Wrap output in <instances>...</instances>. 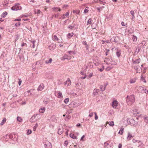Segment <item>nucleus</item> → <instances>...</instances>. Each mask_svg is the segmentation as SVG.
I'll list each match as a JSON object with an SVG mask.
<instances>
[{
  "label": "nucleus",
  "mask_w": 148,
  "mask_h": 148,
  "mask_svg": "<svg viewBox=\"0 0 148 148\" xmlns=\"http://www.w3.org/2000/svg\"><path fill=\"white\" fill-rule=\"evenodd\" d=\"M17 121L19 122H21L22 120V119L21 118V117L19 116H18L17 117Z\"/></svg>",
  "instance_id": "nucleus-34"
},
{
  "label": "nucleus",
  "mask_w": 148,
  "mask_h": 148,
  "mask_svg": "<svg viewBox=\"0 0 148 148\" xmlns=\"http://www.w3.org/2000/svg\"><path fill=\"white\" fill-rule=\"evenodd\" d=\"M53 9L54 10L56 9H58V11H61V10L60 8L57 7H54L53 8Z\"/></svg>",
  "instance_id": "nucleus-40"
},
{
  "label": "nucleus",
  "mask_w": 148,
  "mask_h": 148,
  "mask_svg": "<svg viewBox=\"0 0 148 148\" xmlns=\"http://www.w3.org/2000/svg\"><path fill=\"white\" fill-rule=\"evenodd\" d=\"M65 86H68L70 85L71 84V82L70 79L68 78L67 80L64 83Z\"/></svg>",
  "instance_id": "nucleus-5"
},
{
  "label": "nucleus",
  "mask_w": 148,
  "mask_h": 148,
  "mask_svg": "<svg viewBox=\"0 0 148 148\" xmlns=\"http://www.w3.org/2000/svg\"><path fill=\"white\" fill-rule=\"evenodd\" d=\"M130 14L132 15V16H133V17H134V12L133 11H131L130 12Z\"/></svg>",
  "instance_id": "nucleus-49"
},
{
  "label": "nucleus",
  "mask_w": 148,
  "mask_h": 148,
  "mask_svg": "<svg viewBox=\"0 0 148 148\" xmlns=\"http://www.w3.org/2000/svg\"><path fill=\"white\" fill-rule=\"evenodd\" d=\"M25 45H26V46L27 45L26 44V43H23V44H22V46H24Z\"/></svg>",
  "instance_id": "nucleus-60"
},
{
  "label": "nucleus",
  "mask_w": 148,
  "mask_h": 148,
  "mask_svg": "<svg viewBox=\"0 0 148 148\" xmlns=\"http://www.w3.org/2000/svg\"><path fill=\"white\" fill-rule=\"evenodd\" d=\"M44 144L45 148H51V144L49 141H46Z\"/></svg>",
  "instance_id": "nucleus-3"
},
{
  "label": "nucleus",
  "mask_w": 148,
  "mask_h": 148,
  "mask_svg": "<svg viewBox=\"0 0 148 148\" xmlns=\"http://www.w3.org/2000/svg\"><path fill=\"white\" fill-rule=\"evenodd\" d=\"M45 110V107H42L39 110V112L41 113H44Z\"/></svg>",
  "instance_id": "nucleus-13"
},
{
  "label": "nucleus",
  "mask_w": 148,
  "mask_h": 148,
  "mask_svg": "<svg viewBox=\"0 0 148 148\" xmlns=\"http://www.w3.org/2000/svg\"><path fill=\"white\" fill-rule=\"evenodd\" d=\"M71 118V116L70 115H67L65 118V120H69Z\"/></svg>",
  "instance_id": "nucleus-28"
},
{
  "label": "nucleus",
  "mask_w": 148,
  "mask_h": 148,
  "mask_svg": "<svg viewBox=\"0 0 148 148\" xmlns=\"http://www.w3.org/2000/svg\"><path fill=\"white\" fill-rule=\"evenodd\" d=\"M121 24L123 26H125V25L124 22H121Z\"/></svg>",
  "instance_id": "nucleus-55"
},
{
  "label": "nucleus",
  "mask_w": 148,
  "mask_h": 148,
  "mask_svg": "<svg viewBox=\"0 0 148 148\" xmlns=\"http://www.w3.org/2000/svg\"><path fill=\"white\" fill-rule=\"evenodd\" d=\"M93 115V113L91 112L89 115V116L90 117H91Z\"/></svg>",
  "instance_id": "nucleus-48"
},
{
  "label": "nucleus",
  "mask_w": 148,
  "mask_h": 148,
  "mask_svg": "<svg viewBox=\"0 0 148 148\" xmlns=\"http://www.w3.org/2000/svg\"><path fill=\"white\" fill-rule=\"evenodd\" d=\"M136 82V80L135 79H132L130 80V82L132 84Z\"/></svg>",
  "instance_id": "nucleus-27"
},
{
  "label": "nucleus",
  "mask_w": 148,
  "mask_h": 148,
  "mask_svg": "<svg viewBox=\"0 0 148 148\" xmlns=\"http://www.w3.org/2000/svg\"><path fill=\"white\" fill-rule=\"evenodd\" d=\"M122 147V145L121 144H119L118 146L119 148H121Z\"/></svg>",
  "instance_id": "nucleus-57"
},
{
  "label": "nucleus",
  "mask_w": 148,
  "mask_h": 148,
  "mask_svg": "<svg viewBox=\"0 0 148 148\" xmlns=\"http://www.w3.org/2000/svg\"><path fill=\"white\" fill-rule=\"evenodd\" d=\"M112 103V107L114 108H116L118 106V102L116 100L114 101Z\"/></svg>",
  "instance_id": "nucleus-7"
},
{
  "label": "nucleus",
  "mask_w": 148,
  "mask_h": 148,
  "mask_svg": "<svg viewBox=\"0 0 148 148\" xmlns=\"http://www.w3.org/2000/svg\"><path fill=\"white\" fill-rule=\"evenodd\" d=\"M52 61V59L51 58H50L49 60L48 61H46L45 62L47 64H48L49 63H51Z\"/></svg>",
  "instance_id": "nucleus-20"
},
{
  "label": "nucleus",
  "mask_w": 148,
  "mask_h": 148,
  "mask_svg": "<svg viewBox=\"0 0 148 148\" xmlns=\"http://www.w3.org/2000/svg\"><path fill=\"white\" fill-rule=\"evenodd\" d=\"M124 128H121L119 132V133L121 134H122L123 132Z\"/></svg>",
  "instance_id": "nucleus-22"
},
{
  "label": "nucleus",
  "mask_w": 148,
  "mask_h": 148,
  "mask_svg": "<svg viewBox=\"0 0 148 148\" xmlns=\"http://www.w3.org/2000/svg\"><path fill=\"white\" fill-rule=\"evenodd\" d=\"M116 54L118 57H119L121 54V52L119 51H117L116 53Z\"/></svg>",
  "instance_id": "nucleus-24"
},
{
  "label": "nucleus",
  "mask_w": 148,
  "mask_h": 148,
  "mask_svg": "<svg viewBox=\"0 0 148 148\" xmlns=\"http://www.w3.org/2000/svg\"><path fill=\"white\" fill-rule=\"evenodd\" d=\"M69 98H67L65 99L64 101L65 103L66 104L69 102Z\"/></svg>",
  "instance_id": "nucleus-21"
},
{
  "label": "nucleus",
  "mask_w": 148,
  "mask_h": 148,
  "mask_svg": "<svg viewBox=\"0 0 148 148\" xmlns=\"http://www.w3.org/2000/svg\"><path fill=\"white\" fill-rule=\"evenodd\" d=\"M21 25V23L20 22H18L17 23H16L15 24V26L17 27L18 26H20Z\"/></svg>",
  "instance_id": "nucleus-44"
},
{
  "label": "nucleus",
  "mask_w": 148,
  "mask_h": 148,
  "mask_svg": "<svg viewBox=\"0 0 148 148\" xmlns=\"http://www.w3.org/2000/svg\"><path fill=\"white\" fill-rule=\"evenodd\" d=\"M62 19H64L65 18V15L64 14L63 16H62Z\"/></svg>",
  "instance_id": "nucleus-61"
},
{
  "label": "nucleus",
  "mask_w": 148,
  "mask_h": 148,
  "mask_svg": "<svg viewBox=\"0 0 148 148\" xmlns=\"http://www.w3.org/2000/svg\"><path fill=\"white\" fill-rule=\"evenodd\" d=\"M81 125L79 123H78L77 125V127L80 126Z\"/></svg>",
  "instance_id": "nucleus-63"
},
{
  "label": "nucleus",
  "mask_w": 148,
  "mask_h": 148,
  "mask_svg": "<svg viewBox=\"0 0 148 148\" xmlns=\"http://www.w3.org/2000/svg\"><path fill=\"white\" fill-rule=\"evenodd\" d=\"M133 137L132 136V135L129 132L128 133L127 136V140L129 141Z\"/></svg>",
  "instance_id": "nucleus-11"
},
{
  "label": "nucleus",
  "mask_w": 148,
  "mask_h": 148,
  "mask_svg": "<svg viewBox=\"0 0 148 148\" xmlns=\"http://www.w3.org/2000/svg\"><path fill=\"white\" fill-rule=\"evenodd\" d=\"M7 12H4L2 14V16L4 17H5L7 14Z\"/></svg>",
  "instance_id": "nucleus-29"
},
{
  "label": "nucleus",
  "mask_w": 148,
  "mask_h": 148,
  "mask_svg": "<svg viewBox=\"0 0 148 148\" xmlns=\"http://www.w3.org/2000/svg\"><path fill=\"white\" fill-rule=\"evenodd\" d=\"M71 57L70 56H68L66 55H65L62 57L61 58V59L62 60H64L65 59L70 60Z\"/></svg>",
  "instance_id": "nucleus-6"
},
{
  "label": "nucleus",
  "mask_w": 148,
  "mask_h": 148,
  "mask_svg": "<svg viewBox=\"0 0 148 148\" xmlns=\"http://www.w3.org/2000/svg\"><path fill=\"white\" fill-rule=\"evenodd\" d=\"M100 89L102 91H103L105 90V88H103V86H100Z\"/></svg>",
  "instance_id": "nucleus-42"
},
{
  "label": "nucleus",
  "mask_w": 148,
  "mask_h": 148,
  "mask_svg": "<svg viewBox=\"0 0 148 148\" xmlns=\"http://www.w3.org/2000/svg\"><path fill=\"white\" fill-rule=\"evenodd\" d=\"M140 59H138L137 60L134 61V63H135V64H138L139 63V62H140Z\"/></svg>",
  "instance_id": "nucleus-26"
},
{
  "label": "nucleus",
  "mask_w": 148,
  "mask_h": 148,
  "mask_svg": "<svg viewBox=\"0 0 148 148\" xmlns=\"http://www.w3.org/2000/svg\"><path fill=\"white\" fill-rule=\"evenodd\" d=\"M86 75L85 74V76L84 77H81V79H84L86 78Z\"/></svg>",
  "instance_id": "nucleus-53"
},
{
  "label": "nucleus",
  "mask_w": 148,
  "mask_h": 148,
  "mask_svg": "<svg viewBox=\"0 0 148 148\" xmlns=\"http://www.w3.org/2000/svg\"><path fill=\"white\" fill-rule=\"evenodd\" d=\"M132 141L134 143H136V142H138V140H136L135 139H133L132 140Z\"/></svg>",
  "instance_id": "nucleus-46"
},
{
  "label": "nucleus",
  "mask_w": 148,
  "mask_h": 148,
  "mask_svg": "<svg viewBox=\"0 0 148 148\" xmlns=\"http://www.w3.org/2000/svg\"><path fill=\"white\" fill-rule=\"evenodd\" d=\"M141 80L144 82H146L145 77H143V76L142 75L141 77Z\"/></svg>",
  "instance_id": "nucleus-30"
},
{
  "label": "nucleus",
  "mask_w": 148,
  "mask_h": 148,
  "mask_svg": "<svg viewBox=\"0 0 148 148\" xmlns=\"http://www.w3.org/2000/svg\"><path fill=\"white\" fill-rule=\"evenodd\" d=\"M11 9L13 10L16 11L18 10H21L22 9V7L19 4H17L12 7Z\"/></svg>",
  "instance_id": "nucleus-2"
},
{
  "label": "nucleus",
  "mask_w": 148,
  "mask_h": 148,
  "mask_svg": "<svg viewBox=\"0 0 148 148\" xmlns=\"http://www.w3.org/2000/svg\"><path fill=\"white\" fill-rule=\"evenodd\" d=\"M95 115V120H97L98 119V116H97V114L96 112L94 113Z\"/></svg>",
  "instance_id": "nucleus-36"
},
{
  "label": "nucleus",
  "mask_w": 148,
  "mask_h": 148,
  "mask_svg": "<svg viewBox=\"0 0 148 148\" xmlns=\"http://www.w3.org/2000/svg\"><path fill=\"white\" fill-rule=\"evenodd\" d=\"M58 97L59 98H62V93L59 92L58 94Z\"/></svg>",
  "instance_id": "nucleus-19"
},
{
  "label": "nucleus",
  "mask_w": 148,
  "mask_h": 148,
  "mask_svg": "<svg viewBox=\"0 0 148 148\" xmlns=\"http://www.w3.org/2000/svg\"><path fill=\"white\" fill-rule=\"evenodd\" d=\"M70 136L71 137L73 138V139H77V137L75 135L71 133L70 134Z\"/></svg>",
  "instance_id": "nucleus-16"
},
{
  "label": "nucleus",
  "mask_w": 148,
  "mask_h": 148,
  "mask_svg": "<svg viewBox=\"0 0 148 148\" xmlns=\"http://www.w3.org/2000/svg\"><path fill=\"white\" fill-rule=\"evenodd\" d=\"M74 34L72 32L71 33H69L67 35V37L68 38L70 39L74 35Z\"/></svg>",
  "instance_id": "nucleus-15"
},
{
  "label": "nucleus",
  "mask_w": 148,
  "mask_h": 148,
  "mask_svg": "<svg viewBox=\"0 0 148 148\" xmlns=\"http://www.w3.org/2000/svg\"><path fill=\"white\" fill-rule=\"evenodd\" d=\"M60 129H59L58 131V133L59 134H62V131H61L60 130Z\"/></svg>",
  "instance_id": "nucleus-47"
},
{
  "label": "nucleus",
  "mask_w": 148,
  "mask_h": 148,
  "mask_svg": "<svg viewBox=\"0 0 148 148\" xmlns=\"http://www.w3.org/2000/svg\"><path fill=\"white\" fill-rule=\"evenodd\" d=\"M99 89H95L94 90V92L95 93V94L98 93V92H99Z\"/></svg>",
  "instance_id": "nucleus-33"
},
{
  "label": "nucleus",
  "mask_w": 148,
  "mask_h": 148,
  "mask_svg": "<svg viewBox=\"0 0 148 148\" xmlns=\"http://www.w3.org/2000/svg\"><path fill=\"white\" fill-rule=\"evenodd\" d=\"M104 69V66H103L102 68L100 69V68H98V70L101 72H102L103 71Z\"/></svg>",
  "instance_id": "nucleus-32"
},
{
  "label": "nucleus",
  "mask_w": 148,
  "mask_h": 148,
  "mask_svg": "<svg viewBox=\"0 0 148 148\" xmlns=\"http://www.w3.org/2000/svg\"><path fill=\"white\" fill-rule=\"evenodd\" d=\"M112 68V67H107V68H106V71H109Z\"/></svg>",
  "instance_id": "nucleus-39"
},
{
  "label": "nucleus",
  "mask_w": 148,
  "mask_h": 148,
  "mask_svg": "<svg viewBox=\"0 0 148 148\" xmlns=\"http://www.w3.org/2000/svg\"><path fill=\"white\" fill-rule=\"evenodd\" d=\"M91 63L90 62H89V63H88L87 64V66H86V68H88V66H89V65H91Z\"/></svg>",
  "instance_id": "nucleus-54"
},
{
  "label": "nucleus",
  "mask_w": 148,
  "mask_h": 148,
  "mask_svg": "<svg viewBox=\"0 0 148 148\" xmlns=\"http://www.w3.org/2000/svg\"><path fill=\"white\" fill-rule=\"evenodd\" d=\"M23 20L24 21H28L29 22L30 21V19H23Z\"/></svg>",
  "instance_id": "nucleus-52"
},
{
  "label": "nucleus",
  "mask_w": 148,
  "mask_h": 148,
  "mask_svg": "<svg viewBox=\"0 0 148 148\" xmlns=\"http://www.w3.org/2000/svg\"><path fill=\"white\" fill-rule=\"evenodd\" d=\"M32 133V131L30 130H28L27 133V135H29Z\"/></svg>",
  "instance_id": "nucleus-37"
},
{
  "label": "nucleus",
  "mask_w": 148,
  "mask_h": 148,
  "mask_svg": "<svg viewBox=\"0 0 148 148\" xmlns=\"http://www.w3.org/2000/svg\"><path fill=\"white\" fill-rule=\"evenodd\" d=\"M135 69L136 70L137 73H140L141 71V69L138 64H136L135 66Z\"/></svg>",
  "instance_id": "nucleus-4"
},
{
  "label": "nucleus",
  "mask_w": 148,
  "mask_h": 148,
  "mask_svg": "<svg viewBox=\"0 0 148 148\" xmlns=\"http://www.w3.org/2000/svg\"><path fill=\"white\" fill-rule=\"evenodd\" d=\"M135 97L133 95H130L126 97V102L127 104L129 106H131L135 102Z\"/></svg>",
  "instance_id": "nucleus-1"
},
{
  "label": "nucleus",
  "mask_w": 148,
  "mask_h": 148,
  "mask_svg": "<svg viewBox=\"0 0 148 148\" xmlns=\"http://www.w3.org/2000/svg\"><path fill=\"white\" fill-rule=\"evenodd\" d=\"M104 62H106L107 64H110L111 62V60H110L108 58H107L104 60Z\"/></svg>",
  "instance_id": "nucleus-14"
},
{
  "label": "nucleus",
  "mask_w": 148,
  "mask_h": 148,
  "mask_svg": "<svg viewBox=\"0 0 148 148\" xmlns=\"http://www.w3.org/2000/svg\"><path fill=\"white\" fill-rule=\"evenodd\" d=\"M132 39L134 44H137L138 43L137 38L136 36H133Z\"/></svg>",
  "instance_id": "nucleus-9"
},
{
  "label": "nucleus",
  "mask_w": 148,
  "mask_h": 148,
  "mask_svg": "<svg viewBox=\"0 0 148 148\" xmlns=\"http://www.w3.org/2000/svg\"><path fill=\"white\" fill-rule=\"evenodd\" d=\"M143 145V143L140 141H138V144L137 145V146L139 147L140 146H142Z\"/></svg>",
  "instance_id": "nucleus-17"
},
{
  "label": "nucleus",
  "mask_w": 148,
  "mask_h": 148,
  "mask_svg": "<svg viewBox=\"0 0 148 148\" xmlns=\"http://www.w3.org/2000/svg\"><path fill=\"white\" fill-rule=\"evenodd\" d=\"M93 73H91L89 74L88 77L89 78H91L93 76Z\"/></svg>",
  "instance_id": "nucleus-35"
},
{
  "label": "nucleus",
  "mask_w": 148,
  "mask_h": 148,
  "mask_svg": "<svg viewBox=\"0 0 148 148\" xmlns=\"http://www.w3.org/2000/svg\"><path fill=\"white\" fill-rule=\"evenodd\" d=\"M43 102L47 104L48 102V100L47 99H45L43 101Z\"/></svg>",
  "instance_id": "nucleus-38"
},
{
  "label": "nucleus",
  "mask_w": 148,
  "mask_h": 148,
  "mask_svg": "<svg viewBox=\"0 0 148 148\" xmlns=\"http://www.w3.org/2000/svg\"><path fill=\"white\" fill-rule=\"evenodd\" d=\"M6 120V119L5 118H4L1 123V125H3V124L5 122Z\"/></svg>",
  "instance_id": "nucleus-18"
},
{
  "label": "nucleus",
  "mask_w": 148,
  "mask_h": 148,
  "mask_svg": "<svg viewBox=\"0 0 148 148\" xmlns=\"http://www.w3.org/2000/svg\"><path fill=\"white\" fill-rule=\"evenodd\" d=\"M88 9H89V8L88 7H86V8H85V10H84V12L85 14L87 13L88 12V11H89Z\"/></svg>",
  "instance_id": "nucleus-25"
},
{
  "label": "nucleus",
  "mask_w": 148,
  "mask_h": 148,
  "mask_svg": "<svg viewBox=\"0 0 148 148\" xmlns=\"http://www.w3.org/2000/svg\"><path fill=\"white\" fill-rule=\"evenodd\" d=\"M21 19L20 18H18V19H15L14 21H21Z\"/></svg>",
  "instance_id": "nucleus-51"
},
{
  "label": "nucleus",
  "mask_w": 148,
  "mask_h": 148,
  "mask_svg": "<svg viewBox=\"0 0 148 148\" xmlns=\"http://www.w3.org/2000/svg\"><path fill=\"white\" fill-rule=\"evenodd\" d=\"M109 124L110 125L112 126H113L114 125V122L113 121L110 122L109 123Z\"/></svg>",
  "instance_id": "nucleus-31"
},
{
  "label": "nucleus",
  "mask_w": 148,
  "mask_h": 148,
  "mask_svg": "<svg viewBox=\"0 0 148 148\" xmlns=\"http://www.w3.org/2000/svg\"><path fill=\"white\" fill-rule=\"evenodd\" d=\"M52 37L53 40L55 41H58L59 40L58 38L56 35L53 34Z\"/></svg>",
  "instance_id": "nucleus-12"
},
{
  "label": "nucleus",
  "mask_w": 148,
  "mask_h": 148,
  "mask_svg": "<svg viewBox=\"0 0 148 148\" xmlns=\"http://www.w3.org/2000/svg\"><path fill=\"white\" fill-rule=\"evenodd\" d=\"M44 85L43 84H40L38 86V87L37 89V90L38 91H41L44 89Z\"/></svg>",
  "instance_id": "nucleus-8"
},
{
  "label": "nucleus",
  "mask_w": 148,
  "mask_h": 148,
  "mask_svg": "<svg viewBox=\"0 0 148 148\" xmlns=\"http://www.w3.org/2000/svg\"><path fill=\"white\" fill-rule=\"evenodd\" d=\"M41 12V11L40 10H37V14H40Z\"/></svg>",
  "instance_id": "nucleus-56"
},
{
  "label": "nucleus",
  "mask_w": 148,
  "mask_h": 148,
  "mask_svg": "<svg viewBox=\"0 0 148 148\" xmlns=\"http://www.w3.org/2000/svg\"><path fill=\"white\" fill-rule=\"evenodd\" d=\"M19 81L18 82V84L19 86H20L22 82V80L21 79H18Z\"/></svg>",
  "instance_id": "nucleus-41"
},
{
  "label": "nucleus",
  "mask_w": 148,
  "mask_h": 148,
  "mask_svg": "<svg viewBox=\"0 0 148 148\" xmlns=\"http://www.w3.org/2000/svg\"><path fill=\"white\" fill-rule=\"evenodd\" d=\"M69 12H68L66 13L65 16L66 17H68V16L69 15Z\"/></svg>",
  "instance_id": "nucleus-45"
},
{
  "label": "nucleus",
  "mask_w": 148,
  "mask_h": 148,
  "mask_svg": "<svg viewBox=\"0 0 148 148\" xmlns=\"http://www.w3.org/2000/svg\"><path fill=\"white\" fill-rule=\"evenodd\" d=\"M109 50H108V51L106 52V56H107L108 55V52L109 51Z\"/></svg>",
  "instance_id": "nucleus-59"
},
{
  "label": "nucleus",
  "mask_w": 148,
  "mask_h": 148,
  "mask_svg": "<svg viewBox=\"0 0 148 148\" xmlns=\"http://www.w3.org/2000/svg\"><path fill=\"white\" fill-rule=\"evenodd\" d=\"M73 13H75L76 12V11L75 10H73Z\"/></svg>",
  "instance_id": "nucleus-64"
},
{
  "label": "nucleus",
  "mask_w": 148,
  "mask_h": 148,
  "mask_svg": "<svg viewBox=\"0 0 148 148\" xmlns=\"http://www.w3.org/2000/svg\"><path fill=\"white\" fill-rule=\"evenodd\" d=\"M68 142L67 141H65L64 142V145L65 146H66L68 144Z\"/></svg>",
  "instance_id": "nucleus-43"
},
{
  "label": "nucleus",
  "mask_w": 148,
  "mask_h": 148,
  "mask_svg": "<svg viewBox=\"0 0 148 148\" xmlns=\"http://www.w3.org/2000/svg\"><path fill=\"white\" fill-rule=\"evenodd\" d=\"M84 137H85V136L83 135L81 138L80 140L82 141H84V140H83V139L84 138Z\"/></svg>",
  "instance_id": "nucleus-50"
},
{
  "label": "nucleus",
  "mask_w": 148,
  "mask_h": 148,
  "mask_svg": "<svg viewBox=\"0 0 148 148\" xmlns=\"http://www.w3.org/2000/svg\"><path fill=\"white\" fill-rule=\"evenodd\" d=\"M68 132H69V130H67V131H66V135H68Z\"/></svg>",
  "instance_id": "nucleus-58"
},
{
  "label": "nucleus",
  "mask_w": 148,
  "mask_h": 148,
  "mask_svg": "<svg viewBox=\"0 0 148 148\" xmlns=\"http://www.w3.org/2000/svg\"><path fill=\"white\" fill-rule=\"evenodd\" d=\"M80 74L82 75H84V73L82 71H81L80 72Z\"/></svg>",
  "instance_id": "nucleus-62"
},
{
  "label": "nucleus",
  "mask_w": 148,
  "mask_h": 148,
  "mask_svg": "<svg viewBox=\"0 0 148 148\" xmlns=\"http://www.w3.org/2000/svg\"><path fill=\"white\" fill-rule=\"evenodd\" d=\"M92 20L91 18L89 19L87 21V25L91 24L92 23Z\"/></svg>",
  "instance_id": "nucleus-23"
},
{
  "label": "nucleus",
  "mask_w": 148,
  "mask_h": 148,
  "mask_svg": "<svg viewBox=\"0 0 148 148\" xmlns=\"http://www.w3.org/2000/svg\"><path fill=\"white\" fill-rule=\"evenodd\" d=\"M37 114H36L35 115H34L32 116L30 119V121L31 122H34L36 121L35 119L37 115Z\"/></svg>",
  "instance_id": "nucleus-10"
}]
</instances>
